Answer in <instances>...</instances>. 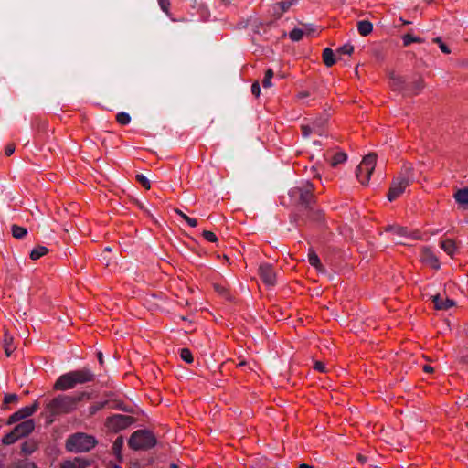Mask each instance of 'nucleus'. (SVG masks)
Wrapping results in <instances>:
<instances>
[{
  "label": "nucleus",
  "mask_w": 468,
  "mask_h": 468,
  "mask_svg": "<svg viewBox=\"0 0 468 468\" xmlns=\"http://www.w3.org/2000/svg\"><path fill=\"white\" fill-rule=\"evenodd\" d=\"M308 261L310 265L314 267L318 271H324V266L321 263V261L318 257V255L315 253L314 250H310L308 253Z\"/></svg>",
  "instance_id": "19"
},
{
  "label": "nucleus",
  "mask_w": 468,
  "mask_h": 468,
  "mask_svg": "<svg viewBox=\"0 0 468 468\" xmlns=\"http://www.w3.org/2000/svg\"><path fill=\"white\" fill-rule=\"evenodd\" d=\"M155 436L152 431L147 430H138L134 431L128 441L129 447L135 451L148 450L155 446Z\"/></svg>",
  "instance_id": "4"
},
{
  "label": "nucleus",
  "mask_w": 468,
  "mask_h": 468,
  "mask_svg": "<svg viewBox=\"0 0 468 468\" xmlns=\"http://www.w3.org/2000/svg\"><path fill=\"white\" fill-rule=\"evenodd\" d=\"M314 185L309 181L303 183L301 186H295L289 191V195L292 198H294L299 201V203L306 209H309L310 212H313L312 218L314 220H319L322 218V213L320 210H314L312 204L314 200V197L313 195Z\"/></svg>",
  "instance_id": "2"
},
{
  "label": "nucleus",
  "mask_w": 468,
  "mask_h": 468,
  "mask_svg": "<svg viewBox=\"0 0 468 468\" xmlns=\"http://www.w3.org/2000/svg\"><path fill=\"white\" fill-rule=\"evenodd\" d=\"M204 239L209 242H217L218 241V238L216 236L215 233H213L212 231H209V230H204L203 233H202Z\"/></svg>",
  "instance_id": "40"
},
{
  "label": "nucleus",
  "mask_w": 468,
  "mask_h": 468,
  "mask_svg": "<svg viewBox=\"0 0 468 468\" xmlns=\"http://www.w3.org/2000/svg\"><path fill=\"white\" fill-rule=\"evenodd\" d=\"M95 444L94 437L85 433H76L67 440L66 447L70 452H85L92 449Z\"/></svg>",
  "instance_id": "5"
},
{
  "label": "nucleus",
  "mask_w": 468,
  "mask_h": 468,
  "mask_svg": "<svg viewBox=\"0 0 468 468\" xmlns=\"http://www.w3.org/2000/svg\"><path fill=\"white\" fill-rule=\"evenodd\" d=\"M90 395L87 392H79L75 395L59 394L49 400L46 406V412L48 422L51 423L54 418L59 415H66L74 411L78 404L84 399H89Z\"/></svg>",
  "instance_id": "1"
},
{
  "label": "nucleus",
  "mask_w": 468,
  "mask_h": 468,
  "mask_svg": "<svg viewBox=\"0 0 468 468\" xmlns=\"http://www.w3.org/2000/svg\"><path fill=\"white\" fill-rule=\"evenodd\" d=\"M116 121L122 125H127L131 122V117L126 112H119L116 115Z\"/></svg>",
  "instance_id": "34"
},
{
  "label": "nucleus",
  "mask_w": 468,
  "mask_h": 468,
  "mask_svg": "<svg viewBox=\"0 0 468 468\" xmlns=\"http://www.w3.org/2000/svg\"><path fill=\"white\" fill-rule=\"evenodd\" d=\"M13 340V336L8 332H5L4 335V348L7 356H10L16 349Z\"/></svg>",
  "instance_id": "20"
},
{
  "label": "nucleus",
  "mask_w": 468,
  "mask_h": 468,
  "mask_svg": "<svg viewBox=\"0 0 468 468\" xmlns=\"http://www.w3.org/2000/svg\"><path fill=\"white\" fill-rule=\"evenodd\" d=\"M133 420L134 419L132 416L115 414L107 419L106 424L109 429L118 431L129 427Z\"/></svg>",
  "instance_id": "7"
},
{
  "label": "nucleus",
  "mask_w": 468,
  "mask_h": 468,
  "mask_svg": "<svg viewBox=\"0 0 468 468\" xmlns=\"http://www.w3.org/2000/svg\"><path fill=\"white\" fill-rule=\"evenodd\" d=\"M251 92L257 98L260 96V94H261V87H260V84H259L258 81H255L251 85Z\"/></svg>",
  "instance_id": "44"
},
{
  "label": "nucleus",
  "mask_w": 468,
  "mask_h": 468,
  "mask_svg": "<svg viewBox=\"0 0 468 468\" xmlns=\"http://www.w3.org/2000/svg\"><path fill=\"white\" fill-rule=\"evenodd\" d=\"M97 356H98L99 363L101 365H102L103 364V355H102V353L101 352H98Z\"/></svg>",
  "instance_id": "52"
},
{
  "label": "nucleus",
  "mask_w": 468,
  "mask_h": 468,
  "mask_svg": "<svg viewBox=\"0 0 468 468\" xmlns=\"http://www.w3.org/2000/svg\"><path fill=\"white\" fill-rule=\"evenodd\" d=\"M76 387L70 372L65 373L58 378L54 383L53 389L66 391Z\"/></svg>",
  "instance_id": "11"
},
{
  "label": "nucleus",
  "mask_w": 468,
  "mask_h": 468,
  "mask_svg": "<svg viewBox=\"0 0 468 468\" xmlns=\"http://www.w3.org/2000/svg\"><path fill=\"white\" fill-rule=\"evenodd\" d=\"M188 218H190V217H188V216L186 215V216H185L184 220L187 223V222H188Z\"/></svg>",
  "instance_id": "57"
},
{
  "label": "nucleus",
  "mask_w": 468,
  "mask_h": 468,
  "mask_svg": "<svg viewBox=\"0 0 468 468\" xmlns=\"http://www.w3.org/2000/svg\"><path fill=\"white\" fill-rule=\"evenodd\" d=\"M214 288L220 294H225L227 292V289L222 285L215 284Z\"/></svg>",
  "instance_id": "49"
},
{
  "label": "nucleus",
  "mask_w": 468,
  "mask_h": 468,
  "mask_svg": "<svg viewBox=\"0 0 468 468\" xmlns=\"http://www.w3.org/2000/svg\"><path fill=\"white\" fill-rule=\"evenodd\" d=\"M413 169L411 166H405L393 179V182L390 186V188L388 193V199L389 201H393L398 198L406 188L410 186V184L413 181Z\"/></svg>",
  "instance_id": "3"
},
{
  "label": "nucleus",
  "mask_w": 468,
  "mask_h": 468,
  "mask_svg": "<svg viewBox=\"0 0 468 468\" xmlns=\"http://www.w3.org/2000/svg\"><path fill=\"white\" fill-rule=\"evenodd\" d=\"M390 86L394 90L404 91L408 90V84L405 79L395 73L390 74Z\"/></svg>",
  "instance_id": "13"
},
{
  "label": "nucleus",
  "mask_w": 468,
  "mask_h": 468,
  "mask_svg": "<svg viewBox=\"0 0 468 468\" xmlns=\"http://www.w3.org/2000/svg\"><path fill=\"white\" fill-rule=\"evenodd\" d=\"M423 87V80L420 78L418 80L414 81L410 87L408 85V90H406V93L414 95L418 94Z\"/></svg>",
  "instance_id": "25"
},
{
  "label": "nucleus",
  "mask_w": 468,
  "mask_h": 468,
  "mask_svg": "<svg viewBox=\"0 0 468 468\" xmlns=\"http://www.w3.org/2000/svg\"><path fill=\"white\" fill-rule=\"evenodd\" d=\"M12 236L17 239H22L27 234V229L24 227L17 225H12L11 227Z\"/></svg>",
  "instance_id": "26"
},
{
  "label": "nucleus",
  "mask_w": 468,
  "mask_h": 468,
  "mask_svg": "<svg viewBox=\"0 0 468 468\" xmlns=\"http://www.w3.org/2000/svg\"><path fill=\"white\" fill-rule=\"evenodd\" d=\"M170 468H179V466L177 464H176V463H172L170 465Z\"/></svg>",
  "instance_id": "56"
},
{
  "label": "nucleus",
  "mask_w": 468,
  "mask_h": 468,
  "mask_svg": "<svg viewBox=\"0 0 468 468\" xmlns=\"http://www.w3.org/2000/svg\"><path fill=\"white\" fill-rule=\"evenodd\" d=\"M187 224H188L190 227H193V228H194V227H197V220L196 218H188V222H187Z\"/></svg>",
  "instance_id": "50"
},
{
  "label": "nucleus",
  "mask_w": 468,
  "mask_h": 468,
  "mask_svg": "<svg viewBox=\"0 0 468 468\" xmlns=\"http://www.w3.org/2000/svg\"><path fill=\"white\" fill-rule=\"evenodd\" d=\"M314 369L318 370L320 372H324L325 371V367H324V365L322 362L316 361L315 364H314Z\"/></svg>",
  "instance_id": "48"
},
{
  "label": "nucleus",
  "mask_w": 468,
  "mask_h": 468,
  "mask_svg": "<svg viewBox=\"0 0 468 468\" xmlns=\"http://www.w3.org/2000/svg\"><path fill=\"white\" fill-rule=\"evenodd\" d=\"M18 436L16 435V431L13 430L6 435H5L2 439V442L5 445H11L15 443L18 440Z\"/></svg>",
  "instance_id": "31"
},
{
  "label": "nucleus",
  "mask_w": 468,
  "mask_h": 468,
  "mask_svg": "<svg viewBox=\"0 0 468 468\" xmlns=\"http://www.w3.org/2000/svg\"><path fill=\"white\" fill-rule=\"evenodd\" d=\"M18 401V396L15 393L6 394L4 399L5 404L16 403Z\"/></svg>",
  "instance_id": "42"
},
{
  "label": "nucleus",
  "mask_w": 468,
  "mask_h": 468,
  "mask_svg": "<svg viewBox=\"0 0 468 468\" xmlns=\"http://www.w3.org/2000/svg\"><path fill=\"white\" fill-rule=\"evenodd\" d=\"M69 372L73 378L76 387L78 385L92 382L95 379L94 373L87 367H83L79 370H72Z\"/></svg>",
  "instance_id": "10"
},
{
  "label": "nucleus",
  "mask_w": 468,
  "mask_h": 468,
  "mask_svg": "<svg viewBox=\"0 0 468 468\" xmlns=\"http://www.w3.org/2000/svg\"><path fill=\"white\" fill-rule=\"evenodd\" d=\"M322 57L324 65L327 67H332L335 63L334 51L329 48L324 49Z\"/></svg>",
  "instance_id": "22"
},
{
  "label": "nucleus",
  "mask_w": 468,
  "mask_h": 468,
  "mask_svg": "<svg viewBox=\"0 0 468 468\" xmlns=\"http://www.w3.org/2000/svg\"><path fill=\"white\" fill-rule=\"evenodd\" d=\"M403 45L405 47L410 46L411 43H421L423 40L418 37H415L410 33L402 37Z\"/></svg>",
  "instance_id": "30"
},
{
  "label": "nucleus",
  "mask_w": 468,
  "mask_h": 468,
  "mask_svg": "<svg viewBox=\"0 0 468 468\" xmlns=\"http://www.w3.org/2000/svg\"><path fill=\"white\" fill-rule=\"evenodd\" d=\"M35 429V421L33 420H26L17 424L13 430L16 431L18 438L27 436Z\"/></svg>",
  "instance_id": "12"
},
{
  "label": "nucleus",
  "mask_w": 468,
  "mask_h": 468,
  "mask_svg": "<svg viewBox=\"0 0 468 468\" xmlns=\"http://www.w3.org/2000/svg\"><path fill=\"white\" fill-rule=\"evenodd\" d=\"M453 197L455 201L463 208H468V187L458 189Z\"/></svg>",
  "instance_id": "18"
},
{
  "label": "nucleus",
  "mask_w": 468,
  "mask_h": 468,
  "mask_svg": "<svg viewBox=\"0 0 468 468\" xmlns=\"http://www.w3.org/2000/svg\"><path fill=\"white\" fill-rule=\"evenodd\" d=\"M180 357L187 364H191L194 361L193 355L188 348H182L180 350Z\"/></svg>",
  "instance_id": "33"
},
{
  "label": "nucleus",
  "mask_w": 468,
  "mask_h": 468,
  "mask_svg": "<svg viewBox=\"0 0 468 468\" xmlns=\"http://www.w3.org/2000/svg\"><path fill=\"white\" fill-rule=\"evenodd\" d=\"M303 30L300 28H294L290 32L289 37L292 41H300L303 38Z\"/></svg>",
  "instance_id": "35"
},
{
  "label": "nucleus",
  "mask_w": 468,
  "mask_h": 468,
  "mask_svg": "<svg viewBox=\"0 0 468 468\" xmlns=\"http://www.w3.org/2000/svg\"><path fill=\"white\" fill-rule=\"evenodd\" d=\"M122 443H123V441H122V437H119L115 440V441L113 442V445H112V449L115 453L120 452Z\"/></svg>",
  "instance_id": "43"
},
{
  "label": "nucleus",
  "mask_w": 468,
  "mask_h": 468,
  "mask_svg": "<svg viewBox=\"0 0 468 468\" xmlns=\"http://www.w3.org/2000/svg\"><path fill=\"white\" fill-rule=\"evenodd\" d=\"M357 459L360 463H364L367 461V457L361 454H358Z\"/></svg>",
  "instance_id": "53"
},
{
  "label": "nucleus",
  "mask_w": 468,
  "mask_h": 468,
  "mask_svg": "<svg viewBox=\"0 0 468 468\" xmlns=\"http://www.w3.org/2000/svg\"><path fill=\"white\" fill-rule=\"evenodd\" d=\"M298 468H314V467H313V466H311V465H308V464L303 463V464H301Z\"/></svg>",
  "instance_id": "55"
},
{
  "label": "nucleus",
  "mask_w": 468,
  "mask_h": 468,
  "mask_svg": "<svg viewBox=\"0 0 468 468\" xmlns=\"http://www.w3.org/2000/svg\"><path fill=\"white\" fill-rule=\"evenodd\" d=\"M292 5V1H282L280 3H276L273 5V11L278 16H281L284 12H286L291 7Z\"/></svg>",
  "instance_id": "23"
},
{
  "label": "nucleus",
  "mask_w": 468,
  "mask_h": 468,
  "mask_svg": "<svg viewBox=\"0 0 468 468\" xmlns=\"http://www.w3.org/2000/svg\"><path fill=\"white\" fill-rule=\"evenodd\" d=\"M157 1H158V4H159L162 11L165 12L167 16H170V13H169L170 1L169 0H157Z\"/></svg>",
  "instance_id": "41"
},
{
  "label": "nucleus",
  "mask_w": 468,
  "mask_h": 468,
  "mask_svg": "<svg viewBox=\"0 0 468 468\" xmlns=\"http://www.w3.org/2000/svg\"><path fill=\"white\" fill-rule=\"evenodd\" d=\"M36 449H37V443L33 440L26 441L21 445V451H22V452H24L26 454H31L32 452H35Z\"/></svg>",
  "instance_id": "28"
},
{
  "label": "nucleus",
  "mask_w": 468,
  "mask_h": 468,
  "mask_svg": "<svg viewBox=\"0 0 468 468\" xmlns=\"http://www.w3.org/2000/svg\"><path fill=\"white\" fill-rule=\"evenodd\" d=\"M301 129L303 137H308L313 133V129L309 125H302Z\"/></svg>",
  "instance_id": "46"
},
{
  "label": "nucleus",
  "mask_w": 468,
  "mask_h": 468,
  "mask_svg": "<svg viewBox=\"0 0 468 468\" xmlns=\"http://www.w3.org/2000/svg\"><path fill=\"white\" fill-rule=\"evenodd\" d=\"M175 213H176L177 215H179L183 219L185 218V216H186L185 213H183L180 209L178 208H175L174 209Z\"/></svg>",
  "instance_id": "51"
},
{
  "label": "nucleus",
  "mask_w": 468,
  "mask_h": 468,
  "mask_svg": "<svg viewBox=\"0 0 468 468\" xmlns=\"http://www.w3.org/2000/svg\"><path fill=\"white\" fill-rule=\"evenodd\" d=\"M14 152H15V145L13 144H7L5 149V155L10 156L14 154Z\"/></svg>",
  "instance_id": "47"
},
{
  "label": "nucleus",
  "mask_w": 468,
  "mask_h": 468,
  "mask_svg": "<svg viewBox=\"0 0 468 468\" xmlns=\"http://www.w3.org/2000/svg\"><path fill=\"white\" fill-rule=\"evenodd\" d=\"M434 306L438 310H448L454 305V301L449 298L442 299L439 294L432 297Z\"/></svg>",
  "instance_id": "15"
},
{
  "label": "nucleus",
  "mask_w": 468,
  "mask_h": 468,
  "mask_svg": "<svg viewBox=\"0 0 468 468\" xmlns=\"http://www.w3.org/2000/svg\"><path fill=\"white\" fill-rule=\"evenodd\" d=\"M10 468H37L34 463L27 461H19L13 464Z\"/></svg>",
  "instance_id": "37"
},
{
  "label": "nucleus",
  "mask_w": 468,
  "mask_h": 468,
  "mask_svg": "<svg viewBox=\"0 0 468 468\" xmlns=\"http://www.w3.org/2000/svg\"><path fill=\"white\" fill-rule=\"evenodd\" d=\"M421 259L424 262L429 263L432 268H440L439 260L430 248H424L422 250Z\"/></svg>",
  "instance_id": "14"
},
{
  "label": "nucleus",
  "mask_w": 468,
  "mask_h": 468,
  "mask_svg": "<svg viewBox=\"0 0 468 468\" xmlns=\"http://www.w3.org/2000/svg\"><path fill=\"white\" fill-rule=\"evenodd\" d=\"M106 402L97 403L90 408V414H94L96 411L101 410L105 406Z\"/></svg>",
  "instance_id": "45"
},
{
  "label": "nucleus",
  "mask_w": 468,
  "mask_h": 468,
  "mask_svg": "<svg viewBox=\"0 0 468 468\" xmlns=\"http://www.w3.org/2000/svg\"><path fill=\"white\" fill-rule=\"evenodd\" d=\"M274 76V72L271 69H268L266 71H265V75H264V78L262 80V86L263 88H270L272 86V83H271V79L273 78Z\"/></svg>",
  "instance_id": "32"
},
{
  "label": "nucleus",
  "mask_w": 468,
  "mask_h": 468,
  "mask_svg": "<svg viewBox=\"0 0 468 468\" xmlns=\"http://www.w3.org/2000/svg\"><path fill=\"white\" fill-rule=\"evenodd\" d=\"M386 231L392 232L400 237L410 238L411 239H417L418 238L417 236L410 233L406 227L390 225L386 228Z\"/></svg>",
  "instance_id": "16"
},
{
  "label": "nucleus",
  "mask_w": 468,
  "mask_h": 468,
  "mask_svg": "<svg viewBox=\"0 0 468 468\" xmlns=\"http://www.w3.org/2000/svg\"><path fill=\"white\" fill-rule=\"evenodd\" d=\"M39 408L38 400H36L32 405L21 408L16 412L13 413L8 420V423L12 424L23 419H26L35 413Z\"/></svg>",
  "instance_id": "8"
},
{
  "label": "nucleus",
  "mask_w": 468,
  "mask_h": 468,
  "mask_svg": "<svg viewBox=\"0 0 468 468\" xmlns=\"http://www.w3.org/2000/svg\"><path fill=\"white\" fill-rule=\"evenodd\" d=\"M86 463L83 460L80 459H74L73 461H65L61 468H85Z\"/></svg>",
  "instance_id": "24"
},
{
  "label": "nucleus",
  "mask_w": 468,
  "mask_h": 468,
  "mask_svg": "<svg viewBox=\"0 0 468 468\" xmlns=\"http://www.w3.org/2000/svg\"><path fill=\"white\" fill-rule=\"evenodd\" d=\"M135 177H136L137 182L143 187H144L145 189L151 188V183L145 176H144L143 174H137Z\"/></svg>",
  "instance_id": "36"
},
{
  "label": "nucleus",
  "mask_w": 468,
  "mask_h": 468,
  "mask_svg": "<svg viewBox=\"0 0 468 468\" xmlns=\"http://www.w3.org/2000/svg\"><path fill=\"white\" fill-rule=\"evenodd\" d=\"M259 275L267 286H274L276 283V272L271 264L263 263L259 266Z\"/></svg>",
  "instance_id": "9"
},
{
  "label": "nucleus",
  "mask_w": 468,
  "mask_h": 468,
  "mask_svg": "<svg viewBox=\"0 0 468 468\" xmlns=\"http://www.w3.org/2000/svg\"><path fill=\"white\" fill-rule=\"evenodd\" d=\"M48 250L45 246H37L31 250L30 258L33 261L40 259L48 253Z\"/></svg>",
  "instance_id": "27"
},
{
  "label": "nucleus",
  "mask_w": 468,
  "mask_h": 468,
  "mask_svg": "<svg viewBox=\"0 0 468 468\" xmlns=\"http://www.w3.org/2000/svg\"><path fill=\"white\" fill-rule=\"evenodd\" d=\"M111 468H121V467L119 465H117V464H114Z\"/></svg>",
  "instance_id": "58"
},
{
  "label": "nucleus",
  "mask_w": 468,
  "mask_h": 468,
  "mask_svg": "<svg viewBox=\"0 0 468 468\" xmlns=\"http://www.w3.org/2000/svg\"><path fill=\"white\" fill-rule=\"evenodd\" d=\"M433 42L435 43H438L439 44V48L441 50V52H443L444 54H450L451 53V49L448 48L447 45H445L442 41H441V37H435L433 38Z\"/></svg>",
  "instance_id": "39"
},
{
  "label": "nucleus",
  "mask_w": 468,
  "mask_h": 468,
  "mask_svg": "<svg viewBox=\"0 0 468 468\" xmlns=\"http://www.w3.org/2000/svg\"><path fill=\"white\" fill-rule=\"evenodd\" d=\"M423 369L425 372H432L433 371V368L428 365L424 366Z\"/></svg>",
  "instance_id": "54"
},
{
  "label": "nucleus",
  "mask_w": 468,
  "mask_h": 468,
  "mask_svg": "<svg viewBox=\"0 0 468 468\" xmlns=\"http://www.w3.org/2000/svg\"><path fill=\"white\" fill-rule=\"evenodd\" d=\"M346 154H345L344 152H337L334 154V155L332 156L330 164L332 166H336L337 165L344 163L346 160Z\"/></svg>",
  "instance_id": "29"
},
{
  "label": "nucleus",
  "mask_w": 468,
  "mask_h": 468,
  "mask_svg": "<svg viewBox=\"0 0 468 468\" xmlns=\"http://www.w3.org/2000/svg\"><path fill=\"white\" fill-rule=\"evenodd\" d=\"M354 51V47L351 44H345L342 47H340L336 52L338 54H346L351 55Z\"/></svg>",
  "instance_id": "38"
},
{
  "label": "nucleus",
  "mask_w": 468,
  "mask_h": 468,
  "mask_svg": "<svg viewBox=\"0 0 468 468\" xmlns=\"http://www.w3.org/2000/svg\"><path fill=\"white\" fill-rule=\"evenodd\" d=\"M377 162V154L366 155L356 168V177L362 185H367L370 179Z\"/></svg>",
  "instance_id": "6"
},
{
  "label": "nucleus",
  "mask_w": 468,
  "mask_h": 468,
  "mask_svg": "<svg viewBox=\"0 0 468 468\" xmlns=\"http://www.w3.org/2000/svg\"><path fill=\"white\" fill-rule=\"evenodd\" d=\"M440 247L452 258L458 250L456 242L452 239H446L441 241Z\"/></svg>",
  "instance_id": "17"
},
{
  "label": "nucleus",
  "mask_w": 468,
  "mask_h": 468,
  "mask_svg": "<svg viewBox=\"0 0 468 468\" xmlns=\"http://www.w3.org/2000/svg\"><path fill=\"white\" fill-rule=\"evenodd\" d=\"M357 30L363 37L369 35L373 30V25L367 20H361L357 23Z\"/></svg>",
  "instance_id": "21"
}]
</instances>
